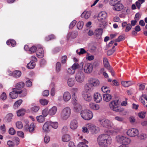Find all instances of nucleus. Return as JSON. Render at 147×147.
<instances>
[{
  "instance_id": "f257e3e1",
  "label": "nucleus",
  "mask_w": 147,
  "mask_h": 147,
  "mask_svg": "<svg viewBox=\"0 0 147 147\" xmlns=\"http://www.w3.org/2000/svg\"><path fill=\"white\" fill-rule=\"evenodd\" d=\"M109 136L106 134H103L98 136L97 141L100 147H108L109 144H110L108 140Z\"/></svg>"
},
{
  "instance_id": "f03ea898",
  "label": "nucleus",
  "mask_w": 147,
  "mask_h": 147,
  "mask_svg": "<svg viewBox=\"0 0 147 147\" xmlns=\"http://www.w3.org/2000/svg\"><path fill=\"white\" fill-rule=\"evenodd\" d=\"M120 102L119 100H113L109 104L111 109L113 111L119 112H121L124 111V109L119 108Z\"/></svg>"
},
{
  "instance_id": "7ed1b4c3",
  "label": "nucleus",
  "mask_w": 147,
  "mask_h": 147,
  "mask_svg": "<svg viewBox=\"0 0 147 147\" xmlns=\"http://www.w3.org/2000/svg\"><path fill=\"white\" fill-rule=\"evenodd\" d=\"M80 115L82 118L85 120H89L93 117L92 112L91 111L87 109H84L82 111Z\"/></svg>"
},
{
  "instance_id": "20e7f679",
  "label": "nucleus",
  "mask_w": 147,
  "mask_h": 147,
  "mask_svg": "<svg viewBox=\"0 0 147 147\" xmlns=\"http://www.w3.org/2000/svg\"><path fill=\"white\" fill-rule=\"evenodd\" d=\"M70 114V108L69 107H66L61 111L60 113L61 117L63 120H66L69 117Z\"/></svg>"
},
{
  "instance_id": "39448f33",
  "label": "nucleus",
  "mask_w": 147,
  "mask_h": 147,
  "mask_svg": "<svg viewBox=\"0 0 147 147\" xmlns=\"http://www.w3.org/2000/svg\"><path fill=\"white\" fill-rule=\"evenodd\" d=\"M84 74L82 71H78L75 75V78L76 81L79 83H82L84 81Z\"/></svg>"
},
{
  "instance_id": "423d86ee",
  "label": "nucleus",
  "mask_w": 147,
  "mask_h": 147,
  "mask_svg": "<svg viewBox=\"0 0 147 147\" xmlns=\"http://www.w3.org/2000/svg\"><path fill=\"white\" fill-rule=\"evenodd\" d=\"M100 123L103 127L108 128H111L113 126L111 122L108 119H103L100 120Z\"/></svg>"
},
{
  "instance_id": "0eeeda50",
  "label": "nucleus",
  "mask_w": 147,
  "mask_h": 147,
  "mask_svg": "<svg viewBox=\"0 0 147 147\" xmlns=\"http://www.w3.org/2000/svg\"><path fill=\"white\" fill-rule=\"evenodd\" d=\"M127 134L131 137H135L139 134L138 130L135 128H132L128 130L127 131Z\"/></svg>"
},
{
  "instance_id": "6e6552de",
  "label": "nucleus",
  "mask_w": 147,
  "mask_h": 147,
  "mask_svg": "<svg viewBox=\"0 0 147 147\" xmlns=\"http://www.w3.org/2000/svg\"><path fill=\"white\" fill-rule=\"evenodd\" d=\"M103 62L105 67L111 73L112 75L113 76H114L115 74L114 71L113 70L112 68H111L107 58H103Z\"/></svg>"
},
{
  "instance_id": "1a4fd4ad",
  "label": "nucleus",
  "mask_w": 147,
  "mask_h": 147,
  "mask_svg": "<svg viewBox=\"0 0 147 147\" xmlns=\"http://www.w3.org/2000/svg\"><path fill=\"white\" fill-rule=\"evenodd\" d=\"M93 68V65L92 64L87 63L84 66V71L86 73L90 74L92 72Z\"/></svg>"
},
{
  "instance_id": "9d476101",
  "label": "nucleus",
  "mask_w": 147,
  "mask_h": 147,
  "mask_svg": "<svg viewBox=\"0 0 147 147\" xmlns=\"http://www.w3.org/2000/svg\"><path fill=\"white\" fill-rule=\"evenodd\" d=\"M35 128V125L33 123H31L30 125L28 124H26L24 127L25 131L26 132H29L30 133L33 132Z\"/></svg>"
},
{
  "instance_id": "9b49d317",
  "label": "nucleus",
  "mask_w": 147,
  "mask_h": 147,
  "mask_svg": "<svg viewBox=\"0 0 147 147\" xmlns=\"http://www.w3.org/2000/svg\"><path fill=\"white\" fill-rule=\"evenodd\" d=\"M107 17V13L104 11L100 12L98 15V20L99 21L103 22Z\"/></svg>"
},
{
  "instance_id": "f8f14e48",
  "label": "nucleus",
  "mask_w": 147,
  "mask_h": 147,
  "mask_svg": "<svg viewBox=\"0 0 147 147\" xmlns=\"http://www.w3.org/2000/svg\"><path fill=\"white\" fill-rule=\"evenodd\" d=\"M13 91L9 93V96L12 99H14L17 98L18 96V90L15 88L12 89Z\"/></svg>"
},
{
  "instance_id": "ddd939ff",
  "label": "nucleus",
  "mask_w": 147,
  "mask_h": 147,
  "mask_svg": "<svg viewBox=\"0 0 147 147\" xmlns=\"http://www.w3.org/2000/svg\"><path fill=\"white\" fill-rule=\"evenodd\" d=\"M88 129L91 131L92 134L96 133L97 131V129L98 128L94 124H88Z\"/></svg>"
},
{
  "instance_id": "4468645a",
  "label": "nucleus",
  "mask_w": 147,
  "mask_h": 147,
  "mask_svg": "<svg viewBox=\"0 0 147 147\" xmlns=\"http://www.w3.org/2000/svg\"><path fill=\"white\" fill-rule=\"evenodd\" d=\"M123 8V5L119 1L113 7V9L117 11H119L121 10Z\"/></svg>"
},
{
  "instance_id": "2eb2a0df",
  "label": "nucleus",
  "mask_w": 147,
  "mask_h": 147,
  "mask_svg": "<svg viewBox=\"0 0 147 147\" xmlns=\"http://www.w3.org/2000/svg\"><path fill=\"white\" fill-rule=\"evenodd\" d=\"M36 54L37 57L40 58H42L44 56V52L42 48L40 47H37Z\"/></svg>"
},
{
  "instance_id": "dca6fc26",
  "label": "nucleus",
  "mask_w": 147,
  "mask_h": 147,
  "mask_svg": "<svg viewBox=\"0 0 147 147\" xmlns=\"http://www.w3.org/2000/svg\"><path fill=\"white\" fill-rule=\"evenodd\" d=\"M51 129L50 123L49 121H47L44 124L43 129L45 132H49L50 131Z\"/></svg>"
},
{
  "instance_id": "f3484780",
  "label": "nucleus",
  "mask_w": 147,
  "mask_h": 147,
  "mask_svg": "<svg viewBox=\"0 0 147 147\" xmlns=\"http://www.w3.org/2000/svg\"><path fill=\"white\" fill-rule=\"evenodd\" d=\"M25 83L23 82H20L17 83L15 86V89L18 91L22 90V89L24 88L25 86Z\"/></svg>"
},
{
  "instance_id": "a211bd4d",
  "label": "nucleus",
  "mask_w": 147,
  "mask_h": 147,
  "mask_svg": "<svg viewBox=\"0 0 147 147\" xmlns=\"http://www.w3.org/2000/svg\"><path fill=\"white\" fill-rule=\"evenodd\" d=\"M88 82H90L92 83L94 87L100 84V82L98 80L95 78H90L88 80Z\"/></svg>"
},
{
  "instance_id": "6ab92c4d",
  "label": "nucleus",
  "mask_w": 147,
  "mask_h": 147,
  "mask_svg": "<svg viewBox=\"0 0 147 147\" xmlns=\"http://www.w3.org/2000/svg\"><path fill=\"white\" fill-rule=\"evenodd\" d=\"M78 35V32L76 31H74L71 32H69L68 34L67 38L69 40L70 38L72 39L76 38Z\"/></svg>"
},
{
  "instance_id": "aec40b11",
  "label": "nucleus",
  "mask_w": 147,
  "mask_h": 147,
  "mask_svg": "<svg viewBox=\"0 0 147 147\" xmlns=\"http://www.w3.org/2000/svg\"><path fill=\"white\" fill-rule=\"evenodd\" d=\"M84 87L86 90L89 91H92L94 87L92 84L89 82H88L85 84Z\"/></svg>"
},
{
  "instance_id": "412c9836",
  "label": "nucleus",
  "mask_w": 147,
  "mask_h": 147,
  "mask_svg": "<svg viewBox=\"0 0 147 147\" xmlns=\"http://www.w3.org/2000/svg\"><path fill=\"white\" fill-rule=\"evenodd\" d=\"M78 126V124L76 120L73 119L71 121L70 124V127L71 129H75L77 128Z\"/></svg>"
},
{
  "instance_id": "4be33fe9",
  "label": "nucleus",
  "mask_w": 147,
  "mask_h": 147,
  "mask_svg": "<svg viewBox=\"0 0 147 147\" xmlns=\"http://www.w3.org/2000/svg\"><path fill=\"white\" fill-rule=\"evenodd\" d=\"M71 98L70 93L68 92H65L63 95V99L65 102L69 101Z\"/></svg>"
},
{
  "instance_id": "5701e85b",
  "label": "nucleus",
  "mask_w": 147,
  "mask_h": 147,
  "mask_svg": "<svg viewBox=\"0 0 147 147\" xmlns=\"http://www.w3.org/2000/svg\"><path fill=\"white\" fill-rule=\"evenodd\" d=\"M94 100L96 102H99L102 100V96L100 94L98 93L94 94Z\"/></svg>"
},
{
  "instance_id": "b1692460",
  "label": "nucleus",
  "mask_w": 147,
  "mask_h": 147,
  "mask_svg": "<svg viewBox=\"0 0 147 147\" xmlns=\"http://www.w3.org/2000/svg\"><path fill=\"white\" fill-rule=\"evenodd\" d=\"M82 96L84 99L86 101H90L92 99V97L90 94L87 93L83 94Z\"/></svg>"
},
{
  "instance_id": "393cba45",
  "label": "nucleus",
  "mask_w": 147,
  "mask_h": 147,
  "mask_svg": "<svg viewBox=\"0 0 147 147\" xmlns=\"http://www.w3.org/2000/svg\"><path fill=\"white\" fill-rule=\"evenodd\" d=\"M57 110V107L55 106H53L49 110L48 114L50 115H54L56 113Z\"/></svg>"
},
{
  "instance_id": "a878e982",
  "label": "nucleus",
  "mask_w": 147,
  "mask_h": 147,
  "mask_svg": "<svg viewBox=\"0 0 147 147\" xmlns=\"http://www.w3.org/2000/svg\"><path fill=\"white\" fill-rule=\"evenodd\" d=\"M142 97L143 98H140V100L144 106L147 107V96L144 95Z\"/></svg>"
},
{
  "instance_id": "bb28decb",
  "label": "nucleus",
  "mask_w": 147,
  "mask_h": 147,
  "mask_svg": "<svg viewBox=\"0 0 147 147\" xmlns=\"http://www.w3.org/2000/svg\"><path fill=\"white\" fill-rule=\"evenodd\" d=\"M76 81L74 78H69L67 80V84L70 87L73 86L75 83Z\"/></svg>"
},
{
  "instance_id": "cd10ccee",
  "label": "nucleus",
  "mask_w": 147,
  "mask_h": 147,
  "mask_svg": "<svg viewBox=\"0 0 147 147\" xmlns=\"http://www.w3.org/2000/svg\"><path fill=\"white\" fill-rule=\"evenodd\" d=\"M13 116V115L11 113H9L7 114L4 119L5 121L7 123L11 122Z\"/></svg>"
},
{
  "instance_id": "c85d7f7f",
  "label": "nucleus",
  "mask_w": 147,
  "mask_h": 147,
  "mask_svg": "<svg viewBox=\"0 0 147 147\" xmlns=\"http://www.w3.org/2000/svg\"><path fill=\"white\" fill-rule=\"evenodd\" d=\"M89 107L92 109L97 110L99 109V105L93 103H90L89 105Z\"/></svg>"
},
{
  "instance_id": "c756f323",
  "label": "nucleus",
  "mask_w": 147,
  "mask_h": 147,
  "mask_svg": "<svg viewBox=\"0 0 147 147\" xmlns=\"http://www.w3.org/2000/svg\"><path fill=\"white\" fill-rule=\"evenodd\" d=\"M82 109V106L79 104H77L74 105V110L75 112L77 113L79 112Z\"/></svg>"
},
{
  "instance_id": "7c9ffc66",
  "label": "nucleus",
  "mask_w": 147,
  "mask_h": 147,
  "mask_svg": "<svg viewBox=\"0 0 147 147\" xmlns=\"http://www.w3.org/2000/svg\"><path fill=\"white\" fill-rule=\"evenodd\" d=\"M27 90L26 88H24L23 90H21L18 92L19 94H21L20 97H24L27 95Z\"/></svg>"
},
{
  "instance_id": "2f4dec72",
  "label": "nucleus",
  "mask_w": 147,
  "mask_h": 147,
  "mask_svg": "<svg viewBox=\"0 0 147 147\" xmlns=\"http://www.w3.org/2000/svg\"><path fill=\"white\" fill-rule=\"evenodd\" d=\"M108 94H104L103 95V99L106 102H108L112 98L111 95Z\"/></svg>"
},
{
  "instance_id": "473e14b6",
  "label": "nucleus",
  "mask_w": 147,
  "mask_h": 147,
  "mask_svg": "<svg viewBox=\"0 0 147 147\" xmlns=\"http://www.w3.org/2000/svg\"><path fill=\"white\" fill-rule=\"evenodd\" d=\"M70 139V136L68 134H65L62 136V140L63 142H68Z\"/></svg>"
},
{
  "instance_id": "72a5a7b5",
  "label": "nucleus",
  "mask_w": 147,
  "mask_h": 147,
  "mask_svg": "<svg viewBox=\"0 0 147 147\" xmlns=\"http://www.w3.org/2000/svg\"><path fill=\"white\" fill-rule=\"evenodd\" d=\"M35 63L34 61H31L27 65V68L29 69H33L35 67Z\"/></svg>"
},
{
  "instance_id": "f704fd0d",
  "label": "nucleus",
  "mask_w": 147,
  "mask_h": 147,
  "mask_svg": "<svg viewBox=\"0 0 147 147\" xmlns=\"http://www.w3.org/2000/svg\"><path fill=\"white\" fill-rule=\"evenodd\" d=\"M25 110L23 109H22L17 111V115L18 116H22L25 113Z\"/></svg>"
},
{
  "instance_id": "c9c22d12",
  "label": "nucleus",
  "mask_w": 147,
  "mask_h": 147,
  "mask_svg": "<svg viewBox=\"0 0 147 147\" xmlns=\"http://www.w3.org/2000/svg\"><path fill=\"white\" fill-rule=\"evenodd\" d=\"M121 84L124 87H127L133 84L132 83L131 81H122L121 82Z\"/></svg>"
},
{
  "instance_id": "e433bc0d",
  "label": "nucleus",
  "mask_w": 147,
  "mask_h": 147,
  "mask_svg": "<svg viewBox=\"0 0 147 147\" xmlns=\"http://www.w3.org/2000/svg\"><path fill=\"white\" fill-rule=\"evenodd\" d=\"M124 136H118L116 137V139L117 142L120 143H123Z\"/></svg>"
},
{
  "instance_id": "4c0bfd02",
  "label": "nucleus",
  "mask_w": 147,
  "mask_h": 147,
  "mask_svg": "<svg viewBox=\"0 0 147 147\" xmlns=\"http://www.w3.org/2000/svg\"><path fill=\"white\" fill-rule=\"evenodd\" d=\"M90 14H91L90 12L88 11L86 12H84L81 14V17H84V18L86 19H88L90 16Z\"/></svg>"
},
{
  "instance_id": "58836bf2",
  "label": "nucleus",
  "mask_w": 147,
  "mask_h": 147,
  "mask_svg": "<svg viewBox=\"0 0 147 147\" xmlns=\"http://www.w3.org/2000/svg\"><path fill=\"white\" fill-rule=\"evenodd\" d=\"M103 30L102 28H98L96 29L95 30L94 33L96 35L97 37L101 36Z\"/></svg>"
},
{
  "instance_id": "ea45409f",
  "label": "nucleus",
  "mask_w": 147,
  "mask_h": 147,
  "mask_svg": "<svg viewBox=\"0 0 147 147\" xmlns=\"http://www.w3.org/2000/svg\"><path fill=\"white\" fill-rule=\"evenodd\" d=\"M36 119L37 121L39 123H41L45 121V118L42 115L37 116L36 117Z\"/></svg>"
},
{
  "instance_id": "a19ab883",
  "label": "nucleus",
  "mask_w": 147,
  "mask_h": 147,
  "mask_svg": "<svg viewBox=\"0 0 147 147\" xmlns=\"http://www.w3.org/2000/svg\"><path fill=\"white\" fill-rule=\"evenodd\" d=\"M101 89L103 92L106 93L107 94H109L110 92L109 88L107 86H103Z\"/></svg>"
},
{
  "instance_id": "79ce46f5",
  "label": "nucleus",
  "mask_w": 147,
  "mask_h": 147,
  "mask_svg": "<svg viewBox=\"0 0 147 147\" xmlns=\"http://www.w3.org/2000/svg\"><path fill=\"white\" fill-rule=\"evenodd\" d=\"M84 142H80L78 145L77 147H88V145H86L85 143H88V142L84 139Z\"/></svg>"
},
{
  "instance_id": "37998d69",
  "label": "nucleus",
  "mask_w": 147,
  "mask_h": 147,
  "mask_svg": "<svg viewBox=\"0 0 147 147\" xmlns=\"http://www.w3.org/2000/svg\"><path fill=\"white\" fill-rule=\"evenodd\" d=\"M78 93V89L74 88L72 89L71 90V94L72 97H77Z\"/></svg>"
},
{
  "instance_id": "c03bdc74",
  "label": "nucleus",
  "mask_w": 147,
  "mask_h": 147,
  "mask_svg": "<svg viewBox=\"0 0 147 147\" xmlns=\"http://www.w3.org/2000/svg\"><path fill=\"white\" fill-rule=\"evenodd\" d=\"M145 0H138L136 3V5L138 9H140L141 4L144 2Z\"/></svg>"
},
{
  "instance_id": "a18cd8bd",
  "label": "nucleus",
  "mask_w": 147,
  "mask_h": 147,
  "mask_svg": "<svg viewBox=\"0 0 147 147\" xmlns=\"http://www.w3.org/2000/svg\"><path fill=\"white\" fill-rule=\"evenodd\" d=\"M23 102L22 99H20L16 102L14 104L15 108H17Z\"/></svg>"
},
{
  "instance_id": "49530a36",
  "label": "nucleus",
  "mask_w": 147,
  "mask_h": 147,
  "mask_svg": "<svg viewBox=\"0 0 147 147\" xmlns=\"http://www.w3.org/2000/svg\"><path fill=\"white\" fill-rule=\"evenodd\" d=\"M55 36L53 34L48 36L45 38V40L47 41H49L52 39H55Z\"/></svg>"
},
{
  "instance_id": "de8ad7c7",
  "label": "nucleus",
  "mask_w": 147,
  "mask_h": 147,
  "mask_svg": "<svg viewBox=\"0 0 147 147\" xmlns=\"http://www.w3.org/2000/svg\"><path fill=\"white\" fill-rule=\"evenodd\" d=\"M21 75V72L20 71H16L14 72L13 76L14 77L17 78L20 77Z\"/></svg>"
},
{
  "instance_id": "09e8293b",
  "label": "nucleus",
  "mask_w": 147,
  "mask_h": 147,
  "mask_svg": "<svg viewBox=\"0 0 147 147\" xmlns=\"http://www.w3.org/2000/svg\"><path fill=\"white\" fill-rule=\"evenodd\" d=\"M131 142V140L129 138L126 137H124L123 139V144H125L128 145Z\"/></svg>"
},
{
  "instance_id": "8fccbe9b",
  "label": "nucleus",
  "mask_w": 147,
  "mask_h": 147,
  "mask_svg": "<svg viewBox=\"0 0 147 147\" xmlns=\"http://www.w3.org/2000/svg\"><path fill=\"white\" fill-rule=\"evenodd\" d=\"M50 123V125L51 127L54 129H56L57 128L58 126V123L57 122H52V121H49Z\"/></svg>"
},
{
  "instance_id": "3c124183",
  "label": "nucleus",
  "mask_w": 147,
  "mask_h": 147,
  "mask_svg": "<svg viewBox=\"0 0 147 147\" xmlns=\"http://www.w3.org/2000/svg\"><path fill=\"white\" fill-rule=\"evenodd\" d=\"M84 26V23L83 21H80L78 22L77 24L78 28V29H81Z\"/></svg>"
},
{
  "instance_id": "603ef678",
  "label": "nucleus",
  "mask_w": 147,
  "mask_h": 147,
  "mask_svg": "<svg viewBox=\"0 0 147 147\" xmlns=\"http://www.w3.org/2000/svg\"><path fill=\"white\" fill-rule=\"evenodd\" d=\"M146 114V112L145 111H142L138 113V116L140 118L143 119L145 117Z\"/></svg>"
},
{
  "instance_id": "864d4df0",
  "label": "nucleus",
  "mask_w": 147,
  "mask_h": 147,
  "mask_svg": "<svg viewBox=\"0 0 147 147\" xmlns=\"http://www.w3.org/2000/svg\"><path fill=\"white\" fill-rule=\"evenodd\" d=\"M40 104L43 105H47L48 102V101L45 99H41L40 100Z\"/></svg>"
},
{
  "instance_id": "5fc2aeb1",
  "label": "nucleus",
  "mask_w": 147,
  "mask_h": 147,
  "mask_svg": "<svg viewBox=\"0 0 147 147\" xmlns=\"http://www.w3.org/2000/svg\"><path fill=\"white\" fill-rule=\"evenodd\" d=\"M56 71L57 72H59L61 69V64L59 62H57L56 65Z\"/></svg>"
},
{
  "instance_id": "6e6d98bb",
  "label": "nucleus",
  "mask_w": 147,
  "mask_h": 147,
  "mask_svg": "<svg viewBox=\"0 0 147 147\" xmlns=\"http://www.w3.org/2000/svg\"><path fill=\"white\" fill-rule=\"evenodd\" d=\"M125 39V37L124 35H121L119 36L118 38L115 40V41L116 42H120V41L124 40Z\"/></svg>"
},
{
  "instance_id": "4d7b16f0",
  "label": "nucleus",
  "mask_w": 147,
  "mask_h": 147,
  "mask_svg": "<svg viewBox=\"0 0 147 147\" xmlns=\"http://www.w3.org/2000/svg\"><path fill=\"white\" fill-rule=\"evenodd\" d=\"M72 68L75 71L76 69H78L80 67L79 64L77 63H74L71 66Z\"/></svg>"
},
{
  "instance_id": "13d9d810",
  "label": "nucleus",
  "mask_w": 147,
  "mask_h": 147,
  "mask_svg": "<svg viewBox=\"0 0 147 147\" xmlns=\"http://www.w3.org/2000/svg\"><path fill=\"white\" fill-rule=\"evenodd\" d=\"M80 51L79 52H78V50H77L76 51V52L79 55L84 54L86 53V51L83 48H81L80 49Z\"/></svg>"
},
{
  "instance_id": "bf43d9fd",
  "label": "nucleus",
  "mask_w": 147,
  "mask_h": 147,
  "mask_svg": "<svg viewBox=\"0 0 147 147\" xmlns=\"http://www.w3.org/2000/svg\"><path fill=\"white\" fill-rule=\"evenodd\" d=\"M16 125L17 128L19 129H21L23 126V124L21 121H18L16 122Z\"/></svg>"
},
{
  "instance_id": "052dcab7",
  "label": "nucleus",
  "mask_w": 147,
  "mask_h": 147,
  "mask_svg": "<svg viewBox=\"0 0 147 147\" xmlns=\"http://www.w3.org/2000/svg\"><path fill=\"white\" fill-rule=\"evenodd\" d=\"M40 109L39 107L38 106H34L32 107L31 109V111L34 112H37Z\"/></svg>"
},
{
  "instance_id": "680f3d73",
  "label": "nucleus",
  "mask_w": 147,
  "mask_h": 147,
  "mask_svg": "<svg viewBox=\"0 0 147 147\" xmlns=\"http://www.w3.org/2000/svg\"><path fill=\"white\" fill-rule=\"evenodd\" d=\"M118 0H111L109 2V4L112 6L114 7L115 5L118 2Z\"/></svg>"
},
{
  "instance_id": "e2e57ef3",
  "label": "nucleus",
  "mask_w": 147,
  "mask_h": 147,
  "mask_svg": "<svg viewBox=\"0 0 147 147\" xmlns=\"http://www.w3.org/2000/svg\"><path fill=\"white\" fill-rule=\"evenodd\" d=\"M75 71L73 69L72 67L69 68L67 70V72L70 74H73L74 73Z\"/></svg>"
},
{
  "instance_id": "0e129e2a",
  "label": "nucleus",
  "mask_w": 147,
  "mask_h": 147,
  "mask_svg": "<svg viewBox=\"0 0 147 147\" xmlns=\"http://www.w3.org/2000/svg\"><path fill=\"white\" fill-rule=\"evenodd\" d=\"M9 133L11 135H14L16 133V131L13 127L10 128L9 130Z\"/></svg>"
},
{
  "instance_id": "69168bd1",
  "label": "nucleus",
  "mask_w": 147,
  "mask_h": 147,
  "mask_svg": "<svg viewBox=\"0 0 147 147\" xmlns=\"http://www.w3.org/2000/svg\"><path fill=\"white\" fill-rule=\"evenodd\" d=\"M76 21L75 20L72 21L69 25V28L70 29L73 28L76 24Z\"/></svg>"
},
{
  "instance_id": "338daca9",
  "label": "nucleus",
  "mask_w": 147,
  "mask_h": 147,
  "mask_svg": "<svg viewBox=\"0 0 147 147\" xmlns=\"http://www.w3.org/2000/svg\"><path fill=\"white\" fill-rule=\"evenodd\" d=\"M1 99L4 100H5L7 98L6 94L5 92H3L1 94L0 96Z\"/></svg>"
},
{
  "instance_id": "774afa93",
  "label": "nucleus",
  "mask_w": 147,
  "mask_h": 147,
  "mask_svg": "<svg viewBox=\"0 0 147 147\" xmlns=\"http://www.w3.org/2000/svg\"><path fill=\"white\" fill-rule=\"evenodd\" d=\"M37 49V47L35 46H33L30 48L29 49V51L31 53H34L36 51Z\"/></svg>"
}]
</instances>
